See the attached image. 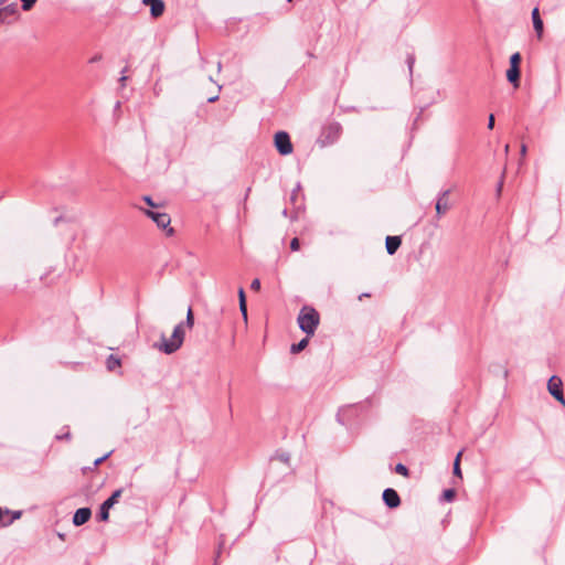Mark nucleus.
Segmentation results:
<instances>
[{
	"mask_svg": "<svg viewBox=\"0 0 565 565\" xmlns=\"http://www.w3.org/2000/svg\"><path fill=\"white\" fill-rule=\"evenodd\" d=\"M298 326L299 328L308 335H313L317 327L320 322V317L318 311L309 306H305L301 308L298 316Z\"/></svg>",
	"mask_w": 565,
	"mask_h": 565,
	"instance_id": "1",
	"label": "nucleus"
},
{
	"mask_svg": "<svg viewBox=\"0 0 565 565\" xmlns=\"http://www.w3.org/2000/svg\"><path fill=\"white\" fill-rule=\"evenodd\" d=\"M184 330L183 324L179 323L174 327L173 332L169 339L164 335L161 337V341L157 343L154 347L164 352L166 354L174 353L179 350L184 341Z\"/></svg>",
	"mask_w": 565,
	"mask_h": 565,
	"instance_id": "2",
	"label": "nucleus"
},
{
	"mask_svg": "<svg viewBox=\"0 0 565 565\" xmlns=\"http://www.w3.org/2000/svg\"><path fill=\"white\" fill-rule=\"evenodd\" d=\"M143 213L150 217L159 228L164 230L168 236H171L174 233L173 228L170 227L171 217L169 214L152 210H143Z\"/></svg>",
	"mask_w": 565,
	"mask_h": 565,
	"instance_id": "3",
	"label": "nucleus"
},
{
	"mask_svg": "<svg viewBox=\"0 0 565 565\" xmlns=\"http://www.w3.org/2000/svg\"><path fill=\"white\" fill-rule=\"evenodd\" d=\"M341 130L342 128L338 122H331L324 126L321 131L319 142L321 146H328L335 142L341 135Z\"/></svg>",
	"mask_w": 565,
	"mask_h": 565,
	"instance_id": "4",
	"label": "nucleus"
},
{
	"mask_svg": "<svg viewBox=\"0 0 565 565\" xmlns=\"http://www.w3.org/2000/svg\"><path fill=\"white\" fill-rule=\"evenodd\" d=\"M275 146L278 152L282 156H288L292 152V145L289 135L285 131H278L275 135Z\"/></svg>",
	"mask_w": 565,
	"mask_h": 565,
	"instance_id": "5",
	"label": "nucleus"
},
{
	"mask_svg": "<svg viewBox=\"0 0 565 565\" xmlns=\"http://www.w3.org/2000/svg\"><path fill=\"white\" fill-rule=\"evenodd\" d=\"M563 383L557 376H552L547 383V390L550 394L555 397L563 406H565V398L563 395Z\"/></svg>",
	"mask_w": 565,
	"mask_h": 565,
	"instance_id": "6",
	"label": "nucleus"
},
{
	"mask_svg": "<svg viewBox=\"0 0 565 565\" xmlns=\"http://www.w3.org/2000/svg\"><path fill=\"white\" fill-rule=\"evenodd\" d=\"M122 490H116L100 507L99 519L102 521H107L109 519V510L114 507V504L118 501L121 495Z\"/></svg>",
	"mask_w": 565,
	"mask_h": 565,
	"instance_id": "7",
	"label": "nucleus"
},
{
	"mask_svg": "<svg viewBox=\"0 0 565 565\" xmlns=\"http://www.w3.org/2000/svg\"><path fill=\"white\" fill-rule=\"evenodd\" d=\"M383 501L391 509H395V508L399 507V504H401V499H399L398 493L394 489H391V488H387L383 491Z\"/></svg>",
	"mask_w": 565,
	"mask_h": 565,
	"instance_id": "8",
	"label": "nucleus"
},
{
	"mask_svg": "<svg viewBox=\"0 0 565 565\" xmlns=\"http://www.w3.org/2000/svg\"><path fill=\"white\" fill-rule=\"evenodd\" d=\"M145 6L150 7L152 18H159L164 12V2L162 0H142Z\"/></svg>",
	"mask_w": 565,
	"mask_h": 565,
	"instance_id": "9",
	"label": "nucleus"
},
{
	"mask_svg": "<svg viewBox=\"0 0 565 565\" xmlns=\"http://www.w3.org/2000/svg\"><path fill=\"white\" fill-rule=\"evenodd\" d=\"M449 193H450L449 190H445L444 192H441V194L437 199L436 213L438 216L444 215L450 209L449 201H448Z\"/></svg>",
	"mask_w": 565,
	"mask_h": 565,
	"instance_id": "10",
	"label": "nucleus"
},
{
	"mask_svg": "<svg viewBox=\"0 0 565 565\" xmlns=\"http://www.w3.org/2000/svg\"><path fill=\"white\" fill-rule=\"evenodd\" d=\"M90 515H92L90 509L81 508V509L76 510V512L73 516V523L76 526L83 525L90 519Z\"/></svg>",
	"mask_w": 565,
	"mask_h": 565,
	"instance_id": "11",
	"label": "nucleus"
},
{
	"mask_svg": "<svg viewBox=\"0 0 565 565\" xmlns=\"http://www.w3.org/2000/svg\"><path fill=\"white\" fill-rule=\"evenodd\" d=\"M20 516V511L11 513L9 510H2L0 508V525L2 526L10 525L14 520H18Z\"/></svg>",
	"mask_w": 565,
	"mask_h": 565,
	"instance_id": "12",
	"label": "nucleus"
},
{
	"mask_svg": "<svg viewBox=\"0 0 565 565\" xmlns=\"http://www.w3.org/2000/svg\"><path fill=\"white\" fill-rule=\"evenodd\" d=\"M533 26L539 39L543 35V21L540 17L539 8H534L532 11Z\"/></svg>",
	"mask_w": 565,
	"mask_h": 565,
	"instance_id": "13",
	"label": "nucleus"
},
{
	"mask_svg": "<svg viewBox=\"0 0 565 565\" xmlns=\"http://www.w3.org/2000/svg\"><path fill=\"white\" fill-rule=\"evenodd\" d=\"M508 81L518 88L520 85V67L510 66L507 71Z\"/></svg>",
	"mask_w": 565,
	"mask_h": 565,
	"instance_id": "14",
	"label": "nucleus"
},
{
	"mask_svg": "<svg viewBox=\"0 0 565 565\" xmlns=\"http://www.w3.org/2000/svg\"><path fill=\"white\" fill-rule=\"evenodd\" d=\"M401 243L402 241L398 236H387L385 242L387 253L393 255L401 246Z\"/></svg>",
	"mask_w": 565,
	"mask_h": 565,
	"instance_id": "15",
	"label": "nucleus"
},
{
	"mask_svg": "<svg viewBox=\"0 0 565 565\" xmlns=\"http://www.w3.org/2000/svg\"><path fill=\"white\" fill-rule=\"evenodd\" d=\"M106 366L109 371H114L118 367H120V360L119 358L115 356V355H109L107 361H106Z\"/></svg>",
	"mask_w": 565,
	"mask_h": 565,
	"instance_id": "16",
	"label": "nucleus"
},
{
	"mask_svg": "<svg viewBox=\"0 0 565 565\" xmlns=\"http://www.w3.org/2000/svg\"><path fill=\"white\" fill-rule=\"evenodd\" d=\"M3 15H14L18 12L17 3L6 4L2 8H0Z\"/></svg>",
	"mask_w": 565,
	"mask_h": 565,
	"instance_id": "17",
	"label": "nucleus"
},
{
	"mask_svg": "<svg viewBox=\"0 0 565 565\" xmlns=\"http://www.w3.org/2000/svg\"><path fill=\"white\" fill-rule=\"evenodd\" d=\"M308 342H309L308 338H305L301 341H299L298 343L292 344L290 348V351L292 353H299L308 345Z\"/></svg>",
	"mask_w": 565,
	"mask_h": 565,
	"instance_id": "18",
	"label": "nucleus"
},
{
	"mask_svg": "<svg viewBox=\"0 0 565 565\" xmlns=\"http://www.w3.org/2000/svg\"><path fill=\"white\" fill-rule=\"evenodd\" d=\"M461 456H462V451H459L455 458V461H454V475L461 478L462 475H461V469H460V459H461Z\"/></svg>",
	"mask_w": 565,
	"mask_h": 565,
	"instance_id": "19",
	"label": "nucleus"
},
{
	"mask_svg": "<svg viewBox=\"0 0 565 565\" xmlns=\"http://www.w3.org/2000/svg\"><path fill=\"white\" fill-rule=\"evenodd\" d=\"M521 63V54L519 52L514 53L510 57V66L520 67Z\"/></svg>",
	"mask_w": 565,
	"mask_h": 565,
	"instance_id": "20",
	"label": "nucleus"
},
{
	"mask_svg": "<svg viewBox=\"0 0 565 565\" xmlns=\"http://www.w3.org/2000/svg\"><path fill=\"white\" fill-rule=\"evenodd\" d=\"M185 324L189 329H192L194 326V317L191 308L188 309Z\"/></svg>",
	"mask_w": 565,
	"mask_h": 565,
	"instance_id": "21",
	"label": "nucleus"
},
{
	"mask_svg": "<svg viewBox=\"0 0 565 565\" xmlns=\"http://www.w3.org/2000/svg\"><path fill=\"white\" fill-rule=\"evenodd\" d=\"M395 471H396V473H398V475H402V476H404V477H408V469H407V467H406L405 465H403V463H397V465L395 466Z\"/></svg>",
	"mask_w": 565,
	"mask_h": 565,
	"instance_id": "22",
	"label": "nucleus"
},
{
	"mask_svg": "<svg viewBox=\"0 0 565 565\" xmlns=\"http://www.w3.org/2000/svg\"><path fill=\"white\" fill-rule=\"evenodd\" d=\"M22 1V9L24 11H29L32 9V7L35 4L38 0H21Z\"/></svg>",
	"mask_w": 565,
	"mask_h": 565,
	"instance_id": "23",
	"label": "nucleus"
},
{
	"mask_svg": "<svg viewBox=\"0 0 565 565\" xmlns=\"http://www.w3.org/2000/svg\"><path fill=\"white\" fill-rule=\"evenodd\" d=\"M455 490L448 489L444 491V498L446 501H451L455 498Z\"/></svg>",
	"mask_w": 565,
	"mask_h": 565,
	"instance_id": "24",
	"label": "nucleus"
},
{
	"mask_svg": "<svg viewBox=\"0 0 565 565\" xmlns=\"http://www.w3.org/2000/svg\"><path fill=\"white\" fill-rule=\"evenodd\" d=\"M290 248L294 252H297L300 248V242L297 237L292 238L290 242Z\"/></svg>",
	"mask_w": 565,
	"mask_h": 565,
	"instance_id": "25",
	"label": "nucleus"
},
{
	"mask_svg": "<svg viewBox=\"0 0 565 565\" xmlns=\"http://www.w3.org/2000/svg\"><path fill=\"white\" fill-rule=\"evenodd\" d=\"M250 288L255 291H258L260 289V280L255 278L250 284Z\"/></svg>",
	"mask_w": 565,
	"mask_h": 565,
	"instance_id": "26",
	"label": "nucleus"
},
{
	"mask_svg": "<svg viewBox=\"0 0 565 565\" xmlns=\"http://www.w3.org/2000/svg\"><path fill=\"white\" fill-rule=\"evenodd\" d=\"M142 200L151 207H157L158 205L152 201V199L148 195L143 196Z\"/></svg>",
	"mask_w": 565,
	"mask_h": 565,
	"instance_id": "27",
	"label": "nucleus"
},
{
	"mask_svg": "<svg viewBox=\"0 0 565 565\" xmlns=\"http://www.w3.org/2000/svg\"><path fill=\"white\" fill-rule=\"evenodd\" d=\"M238 298H239V303H242L244 306V302H246V298H245V292H244L243 288H239V290H238Z\"/></svg>",
	"mask_w": 565,
	"mask_h": 565,
	"instance_id": "28",
	"label": "nucleus"
},
{
	"mask_svg": "<svg viewBox=\"0 0 565 565\" xmlns=\"http://www.w3.org/2000/svg\"><path fill=\"white\" fill-rule=\"evenodd\" d=\"M238 298H239V303H242L244 306V302H246V298H245V292H244L243 288H239V290H238Z\"/></svg>",
	"mask_w": 565,
	"mask_h": 565,
	"instance_id": "29",
	"label": "nucleus"
},
{
	"mask_svg": "<svg viewBox=\"0 0 565 565\" xmlns=\"http://www.w3.org/2000/svg\"><path fill=\"white\" fill-rule=\"evenodd\" d=\"M239 310L244 317V319L246 320L247 319V307H246V302H244V306L242 303H239Z\"/></svg>",
	"mask_w": 565,
	"mask_h": 565,
	"instance_id": "30",
	"label": "nucleus"
},
{
	"mask_svg": "<svg viewBox=\"0 0 565 565\" xmlns=\"http://www.w3.org/2000/svg\"><path fill=\"white\" fill-rule=\"evenodd\" d=\"M493 127H494V116L491 114L489 116V120H488V128L493 129Z\"/></svg>",
	"mask_w": 565,
	"mask_h": 565,
	"instance_id": "31",
	"label": "nucleus"
},
{
	"mask_svg": "<svg viewBox=\"0 0 565 565\" xmlns=\"http://www.w3.org/2000/svg\"><path fill=\"white\" fill-rule=\"evenodd\" d=\"M108 456H109V454H106L105 456H103V457H100V458L96 459V460H95V462H94V463H95V466L100 465V463H102V462H103V461H104Z\"/></svg>",
	"mask_w": 565,
	"mask_h": 565,
	"instance_id": "32",
	"label": "nucleus"
},
{
	"mask_svg": "<svg viewBox=\"0 0 565 565\" xmlns=\"http://www.w3.org/2000/svg\"><path fill=\"white\" fill-rule=\"evenodd\" d=\"M520 152H521V156H522V157H524V156L526 154V146H525V145H522V146H521V150H520Z\"/></svg>",
	"mask_w": 565,
	"mask_h": 565,
	"instance_id": "33",
	"label": "nucleus"
},
{
	"mask_svg": "<svg viewBox=\"0 0 565 565\" xmlns=\"http://www.w3.org/2000/svg\"><path fill=\"white\" fill-rule=\"evenodd\" d=\"M217 98H218V96H217V95H214V96L209 97V98H207V100H209L210 103H213V102H215Z\"/></svg>",
	"mask_w": 565,
	"mask_h": 565,
	"instance_id": "34",
	"label": "nucleus"
},
{
	"mask_svg": "<svg viewBox=\"0 0 565 565\" xmlns=\"http://www.w3.org/2000/svg\"><path fill=\"white\" fill-rule=\"evenodd\" d=\"M100 58H102V56H100V55H97V56H95V57L90 58V61H89V62H90V63H94V62L99 61Z\"/></svg>",
	"mask_w": 565,
	"mask_h": 565,
	"instance_id": "35",
	"label": "nucleus"
},
{
	"mask_svg": "<svg viewBox=\"0 0 565 565\" xmlns=\"http://www.w3.org/2000/svg\"><path fill=\"white\" fill-rule=\"evenodd\" d=\"M119 81H120V83L124 85V84H125V82L127 81V76H126V75H122V76L120 77V79H119Z\"/></svg>",
	"mask_w": 565,
	"mask_h": 565,
	"instance_id": "36",
	"label": "nucleus"
},
{
	"mask_svg": "<svg viewBox=\"0 0 565 565\" xmlns=\"http://www.w3.org/2000/svg\"><path fill=\"white\" fill-rule=\"evenodd\" d=\"M363 297H370V295L369 294H362V295L359 296V299L361 300Z\"/></svg>",
	"mask_w": 565,
	"mask_h": 565,
	"instance_id": "37",
	"label": "nucleus"
},
{
	"mask_svg": "<svg viewBox=\"0 0 565 565\" xmlns=\"http://www.w3.org/2000/svg\"><path fill=\"white\" fill-rule=\"evenodd\" d=\"M6 2H7V0H0V8H2L3 6H6Z\"/></svg>",
	"mask_w": 565,
	"mask_h": 565,
	"instance_id": "38",
	"label": "nucleus"
},
{
	"mask_svg": "<svg viewBox=\"0 0 565 565\" xmlns=\"http://www.w3.org/2000/svg\"><path fill=\"white\" fill-rule=\"evenodd\" d=\"M509 149H510V147H509V145H507V146L504 147V151H505V153H508V152H509Z\"/></svg>",
	"mask_w": 565,
	"mask_h": 565,
	"instance_id": "39",
	"label": "nucleus"
}]
</instances>
